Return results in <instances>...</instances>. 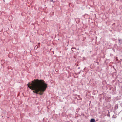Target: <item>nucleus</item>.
<instances>
[{"mask_svg":"<svg viewBox=\"0 0 122 122\" xmlns=\"http://www.w3.org/2000/svg\"><path fill=\"white\" fill-rule=\"evenodd\" d=\"M28 87L32 90L33 92L40 95H42L46 89L47 87V84H27Z\"/></svg>","mask_w":122,"mask_h":122,"instance_id":"1","label":"nucleus"},{"mask_svg":"<svg viewBox=\"0 0 122 122\" xmlns=\"http://www.w3.org/2000/svg\"><path fill=\"white\" fill-rule=\"evenodd\" d=\"M34 81H32L31 84H46L43 80H39L38 79H35Z\"/></svg>","mask_w":122,"mask_h":122,"instance_id":"2","label":"nucleus"},{"mask_svg":"<svg viewBox=\"0 0 122 122\" xmlns=\"http://www.w3.org/2000/svg\"><path fill=\"white\" fill-rule=\"evenodd\" d=\"M95 120L94 119H92L90 120V122H95Z\"/></svg>","mask_w":122,"mask_h":122,"instance_id":"3","label":"nucleus"},{"mask_svg":"<svg viewBox=\"0 0 122 122\" xmlns=\"http://www.w3.org/2000/svg\"><path fill=\"white\" fill-rule=\"evenodd\" d=\"M50 1L52 2L53 1V0H51Z\"/></svg>","mask_w":122,"mask_h":122,"instance_id":"4","label":"nucleus"},{"mask_svg":"<svg viewBox=\"0 0 122 122\" xmlns=\"http://www.w3.org/2000/svg\"><path fill=\"white\" fill-rule=\"evenodd\" d=\"M28 84H30V83H29Z\"/></svg>","mask_w":122,"mask_h":122,"instance_id":"5","label":"nucleus"},{"mask_svg":"<svg viewBox=\"0 0 122 122\" xmlns=\"http://www.w3.org/2000/svg\"><path fill=\"white\" fill-rule=\"evenodd\" d=\"M38 44H40V43H39Z\"/></svg>","mask_w":122,"mask_h":122,"instance_id":"6","label":"nucleus"}]
</instances>
